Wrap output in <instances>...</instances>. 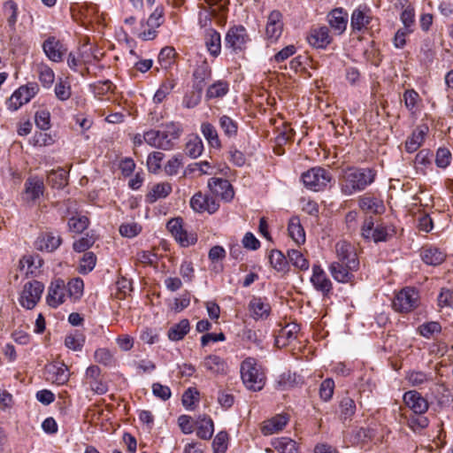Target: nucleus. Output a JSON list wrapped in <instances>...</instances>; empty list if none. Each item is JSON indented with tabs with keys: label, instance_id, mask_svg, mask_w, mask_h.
<instances>
[{
	"label": "nucleus",
	"instance_id": "nucleus-62",
	"mask_svg": "<svg viewBox=\"0 0 453 453\" xmlns=\"http://www.w3.org/2000/svg\"><path fill=\"white\" fill-rule=\"evenodd\" d=\"M228 435L226 432H219L212 441L214 453H225L227 448Z\"/></svg>",
	"mask_w": 453,
	"mask_h": 453
},
{
	"label": "nucleus",
	"instance_id": "nucleus-28",
	"mask_svg": "<svg viewBox=\"0 0 453 453\" xmlns=\"http://www.w3.org/2000/svg\"><path fill=\"white\" fill-rule=\"evenodd\" d=\"M327 20L331 27L337 35H342L347 27L348 15L342 8L334 9L327 15Z\"/></svg>",
	"mask_w": 453,
	"mask_h": 453
},
{
	"label": "nucleus",
	"instance_id": "nucleus-39",
	"mask_svg": "<svg viewBox=\"0 0 453 453\" xmlns=\"http://www.w3.org/2000/svg\"><path fill=\"white\" fill-rule=\"evenodd\" d=\"M37 72L39 76V81L43 88H50L55 81V73L54 71L44 63H40L37 65Z\"/></svg>",
	"mask_w": 453,
	"mask_h": 453
},
{
	"label": "nucleus",
	"instance_id": "nucleus-46",
	"mask_svg": "<svg viewBox=\"0 0 453 453\" xmlns=\"http://www.w3.org/2000/svg\"><path fill=\"white\" fill-rule=\"evenodd\" d=\"M66 286V292L70 298L78 300L83 294L84 283L80 278L71 280Z\"/></svg>",
	"mask_w": 453,
	"mask_h": 453
},
{
	"label": "nucleus",
	"instance_id": "nucleus-7",
	"mask_svg": "<svg viewBox=\"0 0 453 453\" xmlns=\"http://www.w3.org/2000/svg\"><path fill=\"white\" fill-rule=\"evenodd\" d=\"M43 290V284L38 280L27 282L19 298L20 305L27 310L33 309L41 299Z\"/></svg>",
	"mask_w": 453,
	"mask_h": 453
},
{
	"label": "nucleus",
	"instance_id": "nucleus-9",
	"mask_svg": "<svg viewBox=\"0 0 453 453\" xmlns=\"http://www.w3.org/2000/svg\"><path fill=\"white\" fill-rule=\"evenodd\" d=\"M167 228L176 242L182 247L194 245L197 242L196 234L184 229L182 220L179 218L170 219L167 223Z\"/></svg>",
	"mask_w": 453,
	"mask_h": 453
},
{
	"label": "nucleus",
	"instance_id": "nucleus-23",
	"mask_svg": "<svg viewBox=\"0 0 453 453\" xmlns=\"http://www.w3.org/2000/svg\"><path fill=\"white\" fill-rule=\"evenodd\" d=\"M428 132L426 125L418 126L407 138L404 148L408 153L415 152L424 142L425 136Z\"/></svg>",
	"mask_w": 453,
	"mask_h": 453
},
{
	"label": "nucleus",
	"instance_id": "nucleus-22",
	"mask_svg": "<svg viewBox=\"0 0 453 453\" xmlns=\"http://www.w3.org/2000/svg\"><path fill=\"white\" fill-rule=\"evenodd\" d=\"M358 206L365 212L381 214L385 211L382 200L370 194H365L358 198Z\"/></svg>",
	"mask_w": 453,
	"mask_h": 453
},
{
	"label": "nucleus",
	"instance_id": "nucleus-36",
	"mask_svg": "<svg viewBox=\"0 0 453 453\" xmlns=\"http://www.w3.org/2000/svg\"><path fill=\"white\" fill-rule=\"evenodd\" d=\"M433 153L426 149L421 150L418 152L413 161V166L417 173L425 174L426 168L431 165V158Z\"/></svg>",
	"mask_w": 453,
	"mask_h": 453
},
{
	"label": "nucleus",
	"instance_id": "nucleus-4",
	"mask_svg": "<svg viewBox=\"0 0 453 453\" xmlns=\"http://www.w3.org/2000/svg\"><path fill=\"white\" fill-rule=\"evenodd\" d=\"M301 180L308 189L318 192L326 188L332 175L328 170L317 166L303 173Z\"/></svg>",
	"mask_w": 453,
	"mask_h": 453
},
{
	"label": "nucleus",
	"instance_id": "nucleus-60",
	"mask_svg": "<svg viewBox=\"0 0 453 453\" xmlns=\"http://www.w3.org/2000/svg\"><path fill=\"white\" fill-rule=\"evenodd\" d=\"M182 157L180 155H177L170 158L165 165V173L173 176L178 173L179 169L182 167Z\"/></svg>",
	"mask_w": 453,
	"mask_h": 453
},
{
	"label": "nucleus",
	"instance_id": "nucleus-16",
	"mask_svg": "<svg viewBox=\"0 0 453 453\" xmlns=\"http://www.w3.org/2000/svg\"><path fill=\"white\" fill-rule=\"evenodd\" d=\"M66 286L63 280L58 279L51 282L47 296V303L50 307L57 308L62 304L66 297Z\"/></svg>",
	"mask_w": 453,
	"mask_h": 453
},
{
	"label": "nucleus",
	"instance_id": "nucleus-18",
	"mask_svg": "<svg viewBox=\"0 0 453 453\" xmlns=\"http://www.w3.org/2000/svg\"><path fill=\"white\" fill-rule=\"evenodd\" d=\"M282 14L279 11H273L267 19L265 35L271 42H276L282 34Z\"/></svg>",
	"mask_w": 453,
	"mask_h": 453
},
{
	"label": "nucleus",
	"instance_id": "nucleus-33",
	"mask_svg": "<svg viewBox=\"0 0 453 453\" xmlns=\"http://www.w3.org/2000/svg\"><path fill=\"white\" fill-rule=\"evenodd\" d=\"M196 435L203 440H210L214 433L213 421L210 417H200L196 422Z\"/></svg>",
	"mask_w": 453,
	"mask_h": 453
},
{
	"label": "nucleus",
	"instance_id": "nucleus-25",
	"mask_svg": "<svg viewBox=\"0 0 453 453\" xmlns=\"http://www.w3.org/2000/svg\"><path fill=\"white\" fill-rule=\"evenodd\" d=\"M172 191V184L167 181L153 184L145 196V201L149 203H154L159 199L167 197Z\"/></svg>",
	"mask_w": 453,
	"mask_h": 453
},
{
	"label": "nucleus",
	"instance_id": "nucleus-26",
	"mask_svg": "<svg viewBox=\"0 0 453 453\" xmlns=\"http://www.w3.org/2000/svg\"><path fill=\"white\" fill-rule=\"evenodd\" d=\"M62 239L59 234L51 232L42 233L36 241L37 248L41 250L52 252L61 244Z\"/></svg>",
	"mask_w": 453,
	"mask_h": 453
},
{
	"label": "nucleus",
	"instance_id": "nucleus-35",
	"mask_svg": "<svg viewBox=\"0 0 453 453\" xmlns=\"http://www.w3.org/2000/svg\"><path fill=\"white\" fill-rule=\"evenodd\" d=\"M272 446L280 453H296L298 450L296 441L288 437L273 439L272 441Z\"/></svg>",
	"mask_w": 453,
	"mask_h": 453
},
{
	"label": "nucleus",
	"instance_id": "nucleus-29",
	"mask_svg": "<svg viewBox=\"0 0 453 453\" xmlns=\"http://www.w3.org/2000/svg\"><path fill=\"white\" fill-rule=\"evenodd\" d=\"M357 269H349L347 264L341 262H333L329 266V271L333 278L338 282L347 283L353 279L352 272Z\"/></svg>",
	"mask_w": 453,
	"mask_h": 453
},
{
	"label": "nucleus",
	"instance_id": "nucleus-50",
	"mask_svg": "<svg viewBox=\"0 0 453 453\" xmlns=\"http://www.w3.org/2000/svg\"><path fill=\"white\" fill-rule=\"evenodd\" d=\"M370 22V18L360 9H357L353 12L351 16V27L354 30H362L366 27Z\"/></svg>",
	"mask_w": 453,
	"mask_h": 453
},
{
	"label": "nucleus",
	"instance_id": "nucleus-53",
	"mask_svg": "<svg viewBox=\"0 0 453 453\" xmlns=\"http://www.w3.org/2000/svg\"><path fill=\"white\" fill-rule=\"evenodd\" d=\"M165 157L164 153L154 151L148 156L147 165L150 172L157 173L161 168V162Z\"/></svg>",
	"mask_w": 453,
	"mask_h": 453
},
{
	"label": "nucleus",
	"instance_id": "nucleus-61",
	"mask_svg": "<svg viewBox=\"0 0 453 453\" xmlns=\"http://www.w3.org/2000/svg\"><path fill=\"white\" fill-rule=\"evenodd\" d=\"M96 257L92 252H86L80 264V272L82 273H87L92 271L96 265Z\"/></svg>",
	"mask_w": 453,
	"mask_h": 453
},
{
	"label": "nucleus",
	"instance_id": "nucleus-42",
	"mask_svg": "<svg viewBox=\"0 0 453 453\" xmlns=\"http://www.w3.org/2000/svg\"><path fill=\"white\" fill-rule=\"evenodd\" d=\"M340 415L342 419H350L356 412V403L349 396H344L340 401Z\"/></svg>",
	"mask_w": 453,
	"mask_h": 453
},
{
	"label": "nucleus",
	"instance_id": "nucleus-11",
	"mask_svg": "<svg viewBox=\"0 0 453 453\" xmlns=\"http://www.w3.org/2000/svg\"><path fill=\"white\" fill-rule=\"evenodd\" d=\"M46 57L52 62L60 63L67 52L66 46L55 36H49L42 45Z\"/></svg>",
	"mask_w": 453,
	"mask_h": 453
},
{
	"label": "nucleus",
	"instance_id": "nucleus-55",
	"mask_svg": "<svg viewBox=\"0 0 453 453\" xmlns=\"http://www.w3.org/2000/svg\"><path fill=\"white\" fill-rule=\"evenodd\" d=\"M92 88L95 96L101 98L103 96L107 95L110 92H113L115 86L111 81L106 80L93 84Z\"/></svg>",
	"mask_w": 453,
	"mask_h": 453
},
{
	"label": "nucleus",
	"instance_id": "nucleus-31",
	"mask_svg": "<svg viewBox=\"0 0 453 453\" xmlns=\"http://www.w3.org/2000/svg\"><path fill=\"white\" fill-rule=\"evenodd\" d=\"M204 42L205 46L211 56L217 57L219 55L221 51V38L219 32L212 28L208 29L206 31Z\"/></svg>",
	"mask_w": 453,
	"mask_h": 453
},
{
	"label": "nucleus",
	"instance_id": "nucleus-58",
	"mask_svg": "<svg viewBox=\"0 0 453 453\" xmlns=\"http://www.w3.org/2000/svg\"><path fill=\"white\" fill-rule=\"evenodd\" d=\"M88 226V219L85 216L73 217L68 220L69 229L74 233L83 232Z\"/></svg>",
	"mask_w": 453,
	"mask_h": 453
},
{
	"label": "nucleus",
	"instance_id": "nucleus-44",
	"mask_svg": "<svg viewBox=\"0 0 453 453\" xmlns=\"http://www.w3.org/2000/svg\"><path fill=\"white\" fill-rule=\"evenodd\" d=\"M288 261L301 271L309 269V261L303 257V253L297 250H289L288 251Z\"/></svg>",
	"mask_w": 453,
	"mask_h": 453
},
{
	"label": "nucleus",
	"instance_id": "nucleus-6",
	"mask_svg": "<svg viewBox=\"0 0 453 453\" xmlns=\"http://www.w3.org/2000/svg\"><path fill=\"white\" fill-rule=\"evenodd\" d=\"M211 75V72L207 71L206 68L203 67L197 69L194 73V76L196 80L200 79V81L194 86V89L189 93H187L182 100V105L187 109H192L196 107L202 98V91L203 88L204 81L209 78Z\"/></svg>",
	"mask_w": 453,
	"mask_h": 453
},
{
	"label": "nucleus",
	"instance_id": "nucleus-37",
	"mask_svg": "<svg viewBox=\"0 0 453 453\" xmlns=\"http://www.w3.org/2000/svg\"><path fill=\"white\" fill-rule=\"evenodd\" d=\"M189 321L186 319H181L179 323L170 327L167 333L168 338L174 342L182 340L189 332Z\"/></svg>",
	"mask_w": 453,
	"mask_h": 453
},
{
	"label": "nucleus",
	"instance_id": "nucleus-57",
	"mask_svg": "<svg viewBox=\"0 0 453 453\" xmlns=\"http://www.w3.org/2000/svg\"><path fill=\"white\" fill-rule=\"evenodd\" d=\"M334 381L332 379H326L319 386V396L320 398L327 402L329 401L334 394Z\"/></svg>",
	"mask_w": 453,
	"mask_h": 453
},
{
	"label": "nucleus",
	"instance_id": "nucleus-14",
	"mask_svg": "<svg viewBox=\"0 0 453 453\" xmlns=\"http://www.w3.org/2000/svg\"><path fill=\"white\" fill-rule=\"evenodd\" d=\"M329 29L326 26L313 27L310 29L306 40L308 43L316 49H325L332 42Z\"/></svg>",
	"mask_w": 453,
	"mask_h": 453
},
{
	"label": "nucleus",
	"instance_id": "nucleus-49",
	"mask_svg": "<svg viewBox=\"0 0 453 453\" xmlns=\"http://www.w3.org/2000/svg\"><path fill=\"white\" fill-rule=\"evenodd\" d=\"M174 87L175 81L173 80L168 79L165 81L155 93L153 101L156 104L162 103L165 99V97L172 92Z\"/></svg>",
	"mask_w": 453,
	"mask_h": 453
},
{
	"label": "nucleus",
	"instance_id": "nucleus-5",
	"mask_svg": "<svg viewBox=\"0 0 453 453\" xmlns=\"http://www.w3.org/2000/svg\"><path fill=\"white\" fill-rule=\"evenodd\" d=\"M419 304L418 292L413 288H404L398 292L393 300L395 311L407 313L416 309Z\"/></svg>",
	"mask_w": 453,
	"mask_h": 453
},
{
	"label": "nucleus",
	"instance_id": "nucleus-27",
	"mask_svg": "<svg viewBox=\"0 0 453 453\" xmlns=\"http://www.w3.org/2000/svg\"><path fill=\"white\" fill-rule=\"evenodd\" d=\"M288 422V417L284 414H278L270 419L265 420L261 427L264 435H271L283 430Z\"/></svg>",
	"mask_w": 453,
	"mask_h": 453
},
{
	"label": "nucleus",
	"instance_id": "nucleus-41",
	"mask_svg": "<svg viewBox=\"0 0 453 453\" xmlns=\"http://www.w3.org/2000/svg\"><path fill=\"white\" fill-rule=\"evenodd\" d=\"M219 124L224 134L232 139L236 137L238 133V124L230 117L223 115L219 119Z\"/></svg>",
	"mask_w": 453,
	"mask_h": 453
},
{
	"label": "nucleus",
	"instance_id": "nucleus-38",
	"mask_svg": "<svg viewBox=\"0 0 453 453\" xmlns=\"http://www.w3.org/2000/svg\"><path fill=\"white\" fill-rule=\"evenodd\" d=\"M269 261L271 265L277 272L285 273L288 271V260L281 251L278 250H272L269 256Z\"/></svg>",
	"mask_w": 453,
	"mask_h": 453
},
{
	"label": "nucleus",
	"instance_id": "nucleus-32",
	"mask_svg": "<svg viewBox=\"0 0 453 453\" xmlns=\"http://www.w3.org/2000/svg\"><path fill=\"white\" fill-rule=\"evenodd\" d=\"M288 231L291 239L297 245H301L305 242V232L298 218L295 217L289 220Z\"/></svg>",
	"mask_w": 453,
	"mask_h": 453
},
{
	"label": "nucleus",
	"instance_id": "nucleus-10",
	"mask_svg": "<svg viewBox=\"0 0 453 453\" xmlns=\"http://www.w3.org/2000/svg\"><path fill=\"white\" fill-rule=\"evenodd\" d=\"M248 41L249 35L242 26H235L229 28L225 38L226 47L235 53L242 51Z\"/></svg>",
	"mask_w": 453,
	"mask_h": 453
},
{
	"label": "nucleus",
	"instance_id": "nucleus-34",
	"mask_svg": "<svg viewBox=\"0 0 453 453\" xmlns=\"http://www.w3.org/2000/svg\"><path fill=\"white\" fill-rule=\"evenodd\" d=\"M201 132L211 147L215 149L221 148V142L219 140L218 131L212 124L209 122L202 123Z\"/></svg>",
	"mask_w": 453,
	"mask_h": 453
},
{
	"label": "nucleus",
	"instance_id": "nucleus-45",
	"mask_svg": "<svg viewBox=\"0 0 453 453\" xmlns=\"http://www.w3.org/2000/svg\"><path fill=\"white\" fill-rule=\"evenodd\" d=\"M203 150V144L198 136H192L186 143L185 151L190 157H198Z\"/></svg>",
	"mask_w": 453,
	"mask_h": 453
},
{
	"label": "nucleus",
	"instance_id": "nucleus-1",
	"mask_svg": "<svg viewBox=\"0 0 453 453\" xmlns=\"http://www.w3.org/2000/svg\"><path fill=\"white\" fill-rule=\"evenodd\" d=\"M375 176L371 168L348 167L339 179L341 191L345 196L361 192L374 181Z\"/></svg>",
	"mask_w": 453,
	"mask_h": 453
},
{
	"label": "nucleus",
	"instance_id": "nucleus-52",
	"mask_svg": "<svg viewBox=\"0 0 453 453\" xmlns=\"http://www.w3.org/2000/svg\"><path fill=\"white\" fill-rule=\"evenodd\" d=\"M47 181L53 188H63L66 184V173L64 170L52 171L49 173Z\"/></svg>",
	"mask_w": 453,
	"mask_h": 453
},
{
	"label": "nucleus",
	"instance_id": "nucleus-15",
	"mask_svg": "<svg viewBox=\"0 0 453 453\" xmlns=\"http://www.w3.org/2000/svg\"><path fill=\"white\" fill-rule=\"evenodd\" d=\"M420 257L426 265L437 266L445 261L447 252L444 249L434 245H425L420 250Z\"/></svg>",
	"mask_w": 453,
	"mask_h": 453
},
{
	"label": "nucleus",
	"instance_id": "nucleus-19",
	"mask_svg": "<svg viewBox=\"0 0 453 453\" xmlns=\"http://www.w3.org/2000/svg\"><path fill=\"white\" fill-rule=\"evenodd\" d=\"M70 377L67 366L63 363L50 364L46 366V379L57 385L65 384Z\"/></svg>",
	"mask_w": 453,
	"mask_h": 453
},
{
	"label": "nucleus",
	"instance_id": "nucleus-43",
	"mask_svg": "<svg viewBox=\"0 0 453 453\" xmlns=\"http://www.w3.org/2000/svg\"><path fill=\"white\" fill-rule=\"evenodd\" d=\"M228 92V83L223 81H218L217 82L211 84L206 91V98L213 99L223 97Z\"/></svg>",
	"mask_w": 453,
	"mask_h": 453
},
{
	"label": "nucleus",
	"instance_id": "nucleus-59",
	"mask_svg": "<svg viewBox=\"0 0 453 453\" xmlns=\"http://www.w3.org/2000/svg\"><path fill=\"white\" fill-rule=\"evenodd\" d=\"M175 56V50L172 47H165L158 54V62L163 68H167L171 65Z\"/></svg>",
	"mask_w": 453,
	"mask_h": 453
},
{
	"label": "nucleus",
	"instance_id": "nucleus-48",
	"mask_svg": "<svg viewBox=\"0 0 453 453\" xmlns=\"http://www.w3.org/2000/svg\"><path fill=\"white\" fill-rule=\"evenodd\" d=\"M55 96L60 101H66L72 96L71 85L67 81L59 78L55 86Z\"/></svg>",
	"mask_w": 453,
	"mask_h": 453
},
{
	"label": "nucleus",
	"instance_id": "nucleus-30",
	"mask_svg": "<svg viewBox=\"0 0 453 453\" xmlns=\"http://www.w3.org/2000/svg\"><path fill=\"white\" fill-rule=\"evenodd\" d=\"M202 365L212 374H226L228 368L226 361L217 355L207 356Z\"/></svg>",
	"mask_w": 453,
	"mask_h": 453
},
{
	"label": "nucleus",
	"instance_id": "nucleus-12",
	"mask_svg": "<svg viewBox=\"0 0 453 453\" xmlns=\"http://www.w3.org/2000/svg\"><path fill=\"white\" fill-rule=\"evenodd\" d=\"M335 251L338 258L336 262L347 264L349 269H358L359 260L354 247L350 243L345 241L338 242L335 244Z\"/></svg>",
	"mask_w": 453,
	"mask_h": 453
},
{
	"label": "nucleus",
	"instance_id": "nucleus-17",
	"mask_svg": "<svg viewBox=\"0 0 453 453\" xmlns=\"http://www.w3.org/2000/svg\"><path fill=\"white\" fill-rule=\"evenodd\" d=\"M208 188L213 195L226 201H230L234 195L232 185L226 179L211 178L208 180Z\"/></svg>",
	"mask_w": 453,
	"mask_h": 453
},
{
	"label": "nucleus",
	"instance_id": "nucleus-13",
	"mask_svg": "<svg viewBox=\"0 0 453 453\" xmlns=\"http://www.w3.org/2000/svg\"><path fill=\"white\" fill-rule=\"evenodd\" d=\"M190 206L196 212L203 213L206 211L212 214L218 211L219 204L214 197L197 192L191 197Z\"/></svg>",
	"mask_w": 453,
	"mask_h": 453
},
{
	"label": "nucleus",
	"instance_id": "nucleus-47",
	"mask_svg": "<svg viewBox=\"0 0 453 453\" xmlns=\"http://www.w3.org/2000/svg\"><path fill=\"white\" fill-rule=\"evenodd\" d=\"M4 14L7 17L9 27L14 30L18 19V5L12 0H8L4 4Z\"/></svg>",
	"mask_w": 453,
	"mask_h": 453
},
{
	"label": "nucleus",
	"instance_id": "nucleus-2",
	"mask_svg": "<svg viewBox=\"0 0 453 453\" xmlns=\"http://www.w3.org/2000/svg\"><path fill=\"white\" fill-rule=\"evenodd\" d=\"M181 127L179 123L169 122L161 130L150 129L144 133V142L151 147L170 150L173 148V141L179 139Z\"/></svg>",
	"mask_w": 453,
	"mask_h": 453
},
{
	"label": "nucleus",
	"instance_id": "nucleus-54",
	"mask_svg": "<svg viewBox=\"0 0 453 453\" xmlns=\"http://www.w3.org/2000/svg\"><path fill=\"white\" fill-rule=\"evenodd\" d=\"M441 330L440 323L435 321L424 323L418 326L419 334L426 338L432 337L434 334L440 333Z\"/></svg>",
	"mask_w": 453,
	"mask_h": 453
},
{
	"label": "nucleus",
	"instance_id": "nucleus-64",
	"mask_svg": "<svg viewBox=\"0 0 453 453\" xmlns=\"http://www.w3.org/2000/svg\"><path fill=\"white\" fill-rule=\"evenodd\" d=\"M419 100V95L414 89H408L403 94L405 107L411 111L416 109Z\"/></svg>",
	"mask_w": 453,
	"mask_h": 453
},
{
	"label": "nucleus",
	"instance_id": "nucleus-40",
	"mask_svg": "<svg viewBox=\"0 0 453 453\" xmlns=\"http://www.w3.org/2000/svg\"><path fill=\"white\" fill-rule=\"evenodd\" d=\"M25 186L26 193L30 196L32 200L37 199L43 193V181L37 177L27 179Z\"/></svg>",
	"mask_w": 453,
	"mask_h": 453
},
{
	"label": "nucleus",
	"instance_id": "nucleus-56",
	"mask_svg": "<svg viewBox=\"0 0 453 453\" xmlns=\"http://www.w3.org/2000/svg\"><path fill=\"white\" fill-rule=\"evenodd\" d=\"M369 235L366 239L374 242H386L390 236L388 228L381 224H378Z\"/></svg>",
	"mask_w": 453,
	"mask_h": 453
},
{
	"label": "nucleus",
	"instance_id": "nucleus-63",
	"mask_svg": "<svg viewBox=\"0 0 453 453\" xmlns=\"http://www.w3.org/2000/svg\"><path fill=\"white\" fill-rule=\"evenodd\" d=\"M35 121L41 130H48L50 127V114L46 110L35 112Z\"/></svg>",
	"mask_w": 453,
	"mask_h": 453
},
{
	"label": "nucleus",
	"instance_id": "nucleus-51",
	"mask_svg": "<svg viewBox=\"0 0 453 453\" xmlns=\"http://www.w3.org/2000/svg\"><path fill=\"white\" fill-rule=\"evenodd\" d=\"M42 260L38 256L32 255L24 256L19 261L21 270H23L25 266L27 267L26 274L34 273V269L39 268L42 265Z\"/></svg>",
	"mask_w": 453,
	"mask_h": 453
},
{
	"label": "nucleus",
	"instance_id": "nucleus-21",
	"mask_svg": "<svg viewBox=\"0 0 453 453\" xmlns=\"http://www.w3.org/2000/svg\"><path fill=\"white\" fill-rule=\"evenodd\" d=\"M405 404L416 414H423L428 409L427 401L417 391H408L403 395Z\"/></svg>",
	"mask_w": 453,
	"mask_h": 453
},
{
	"label": "nucleus",
	"instance_id": "nucleus-8",
	"mask_svg": "<svg viewBox=\"0 0 453 453\" xmlns=\"http://www.w3.org/2000/svg\"><path fill=\"white\" fill-rule=\"evenodd\" d=\"M39 92V86L36 82H28L19 87L9 98L8 109L17 111L23 104H27Z\"/></svg>",
	"mask_w": 453,
	"mask_h": 453
},
{
	"label": "nucleus",
	"instance_id": "nucleus-20",
	"mask_svg": "<svg viewBox=\"0 0 453 453\" xmlns=\"http://www.w3.org/2000/svg\"><path fill=\"white\" fill-rule=\"evenodd\" d=\"M311 281L315 289L324 295H327L332 290V282L319 265H313Z\"/></svg>",
	"mask_w": 453,
	"mask_h": 453
},
{
	"label": "nucleus",
	"instance_id": "nucleus-24",
	"mask_svg": "<svg viewBox=\"0 0 453 453\" xmlns=\"http://www.w3.org/2000/svg\"><path fill=\"white\" fill-rule=\"evenodd\" d=\"M249 311L255 319H266L271 312V305L265 299L253 296L249 303Z\"/></svg>",
	"mask_w": 453,
	"mask_h": 453
},
{
	"label": "nucleus",
	"instance_id": "nucleus-3",
	"mask_svg": "<svg viewBox=\"0 0 453 453\" xmlns=\"http://www.w3.org/2000/svg\"><path fill=\"white\" fill-rule=\"evenodd\" d=\"M241 375L244 385L250 390L259 391L265 386V375L252 358H247L242 363Z\"/></svg>",
	"mask_w": 453,
	"mask_h": 453
}]
</instances>
